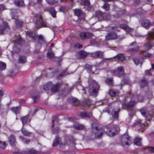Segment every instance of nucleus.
Listing matches in <instances>:
<instances>
[{
  "mask_svg": "<svg viewBox=\"0 0 154 154\" xmlns=\"http://www.w3.org/2000/svg\"><path fill=\"white\" fill-rule=\"evenodd\" d=\"M81 116L82 118H84L85 117L90 118L92 116V114L91 113L82 112L81 113Z\"/></svg>",
  "mask_w": 154,
  "mask_h": 154,
  "instance_id": "b1692460",
  "label": "nucleus"
},
{
  "mask_svg": "<svg viewBox=\"0 0 154 154\" xmlns=\"http://www.w3.org/2000/svg\"><path fill=\"white\" fill-rule=\"evenodd\" d=\"M96 19L97 21L103 20H109L110 19V16L107 14H103L101 12L98 11L96 13L95 16L92 18Z\"/></svg>",
  "mask_w": 154,
  "mask_h": 154,
  "instance_id": "f03ea898",
  "label": "nucleus"
},
{
  "mask_svg": "<svg viewBox=\"0 0 154 154\" xmlns=\"http://www.w3.org/2000/svg\"><path fill=\"white\" fill-rule=\"evenodd\" d=\"M30 94L32 97L34 103L38 101L39 100L38 93L36 90H32L30 91Z\"/></svg>",
  "mask_w": 154,
  "mask_h": 154,
  "instance_id": "1a4fd4ad",
  "label": "nucleus"
},
{
  "mask_svg": "<svg viewBox=\"0 0 154 154\" xmlns=\"http://www.w3.org/2000/svg\"><path fill=\"white\" fill-rule=\"evenodd\" d=\"M148 151L150 152H154V147L149 146L148 148Z\"/></svg>",
  "mask_w": 154,
  "mask_h": 154,
  "instance_id": "13d9d810",
  "label": "nucleus"
},
{
  "mask_svg": "<svg viewBox=\"0 0 154 154\" xmlns=\"http://www.w3.org/2000/svg\"><path fill=\"white\" fill-rule=\"evenodd\" d=\"M91 56L95 58L97 57L102 58L103 57V52L101 51H97L92 53Z\"/></svg>",
  "mask_w": 154,
  "mask_h": 154,
  "instance_id": "6ab92c4d",
  "label": "nucleus"
},
{
  "mask_svg": "<svg viewBox=\"0 0 154 154\" xmlns=\"http://www.w3.org/2000/svg\"><path fill=\"white\" fill-rule=\"evenodd\" d=\"M130 46L131 47L128 49L129 51L130 52H136L138 50L139 47L136 42H132L130 45Z\"/></svg>",
  "mask_w": 154,
  "mask_h": 154,
  "instance_id": "9d476101",
  "label": "nucleus"
},
{
  "mask_svg": "<svg viewBox=\"0 0 154 154\" xmlns=\"http://www.w3.org/2000/svg\"><path fill=\"white\" fill-rule=\"evenodd\" d=\"M70 101L73 103V105H77L79 103V101L75 98L72 97L71 98Z\"/></svg>",
  "mask_w": 154,
  "mask_h": 154,
  "instance_id": "37998d69",
  "label": "nucleus"
},
{
  "mask_svg": "<svg viewBox=\"0 0 154 154\" xmlns=\"http://www.w3.org/2000/svg\"><path fill=\"white\" fill-rule=\"evenodd\" d=\"M113 79L112 78H107L106 80V82L107 84L109 85H111L112 84Z\"/></svg>",
  "mask_w": 154,
  "mask_h": 154,
  "instance_id": "a18cd8bd",
  "label": "nucleus"
},
{
  "mask_svg": "<svg viewBox=\"0 0 154 154\" xmlns=\"http://www.w3.org/2000/svg\"><path fill=\"white\" fill-rule=\"evenodd\" d=\"M152 70V69H150L149 70H147L145 71V72L146 74H149L150 75L151 73V71Z\"/></svg>",
  "mask_w": 154,
  "mask_h": 154,
  "instance_id": "0e129e2a",
  "label": "nucleus"
},
{
  "mask_svg": "<svg viewBox=\"0 0 154 154\" xmlns=\"http://www.w3.org/2000/svg\"><path fill=\"white\" fill-rule=\"evenodd\" d=\"M9 29V28L8 26L7 23L3 22L2 25L0 27V34L4 33L6 31H8Z\"/></svg>",
  "mask_w": 154,
  "mask_h": 154,
  "instance_id": "9b49d317",
  "label": "nucleus"
},
{
  "mask_svg": "<svg viewBox=\"0 0 154 154\" xmlns=\"http://www.w3.org/2000/svg\"><path fill=\"white\" fill-rule=\"evenodd\" d=\"M145 48L147 50H149L151 49L152 46L149 43H147L144 46Z\"/></svg>",
  "mask_w": 154,
  "mask_h": 154,
  "instance_id": "de8ad7c7",
  "label": "nucleus"
},
{
  "mask_svg": "<svg viewBox=\"0 0 154 154\" xmlns=\"http://www.w3.org/2000/svg\"><path fill=\"white\" fill-rule=\"evenodd\" d=\"M115 59H117L120 61H123L125 60V56L122 54H119L116 55L115 57Z\"/></svg>",
  "mask_w": 154,
  "mask_h": 154,
  "instance_id": "5701e85b",
  "label": "nucleus"
},
{
  "mask_svg": "<svg viewBox=\"0 0 154 154\" xmlns=\"http://www.w3.org/2000/svg\"><path fill=\"white\" fill-rule=\"evenodd\" d=\"M82 3L84 5L88 6L90 4V2L88 0H83L82 2Z\"/></svg>",
  "mask_w": 154,
  "mask_h": 154,
  "instance_id": "09e8293b",
  "label": "nucleus"
},
{
  "mask_svg": "<svg viewBox=\"0 0 154 154\" xmlns=\"http://www.w3.org/2000/svg\"><path fill=\"white\" fill-rule=\"evenodd\" d=\"M15 22L16 25L17 27L21 26L23 23V22L20 21L19 20H16Z\"/></svg>",
  "mask_w": 154,
  "mask_h": 154,
  "instance_id": "603ef678",
  "label": "nucleus"
},
{
  "mask_svg": "<svg viewBox=\"0 0 154 154\" xmlns=\"http://www.w3.org/2000/svg\"><path fill=\"white\" fill-rule=\"evenodd\" d=\"M75 47L78 48H80L82 47V45H80L79 44H77L75 45Z\"/></svg>",
  "mask_w": 154,
  "mask_h": 154,
  "instance_id": "774afa93",
  "label": "nucleus"
},
{
  "mask_svg": "<svg viewBox=\"0 0 154 154\" xmlns=\"http://www.w3.org/2000/svg\"><path fill=\"white\" fill-rule=\"evenodd\" d=\"M46 1L49 5L53 4L55 2V0H46Z\"/></svg>",
  "mask_w": 154,
  "mask_h": 154,
  "instance_id": "4d7b16f0",
  "label": "nucleus"
},
{
  "mask_svg": "<svg viewBox=\"0 0 154 154\" xmlns=\"http://www.w3.org/2000/svg\"><path fill=\"white\" fill-rule=\"evenodd\" d=\"M119 26L120 28L125 30L127 32H131L133 30L132 28H130L125 24H120Z\"/></svg>",
  "mask_w": 154,
  "mask_h": 154,
  "instance_id": "aec40b11",
  "label": "nucleus"
},
{
  "mask_svg": "<svg viewBox=\"0 0 154 154\" xmlns=\"http://www.w3.org/2000/svg\"><path fill=\"white\" fill-rule=\"evenodd\" d=\"M50 12L53 17L55 18L56 17V12L54 8H50Z\"/></svg>",
  "mask_w": 154,
  "mask_h": 154,
  "instance_id": "c9c22d12",
  "label": "nucleus"
},
{
  "mask_svg": "<svg viewBox=\"0 0 154 154\" xmlns=\"http://www.w3.org/2000/svg\"><path fill=\"white\" fill-rule=\"evenodd\" d=\"M8 140L10 145L13 146H15L16 143L15 137L13 135L11 134L8 137Z\"/></svg>",
  "mask_w": 154,
  "mask_h": 154,
  "instance_id": "f3484780",
  "label": "nucleus"
},
{
  "mask_svg": "<svg viewBox=\"0 0 154 154\" xmlns=\"http://www.w3.org/2000/svg\"><path fill=\"white\" fill-rule=\"evenodd\" d=\"M75 15L80 17V20H85V14L81 9H75L74 10Z\"/></svg>",
  "mask_w": 154,
  "mask_h": 154,
  "instance_id": "0eeeda50",
  "label": "nucleus"
},
{
  "mask_svg": "<svg viewBox=\"0 0 154 154\" xmlns=\"http://www.w3.org/2000/svg\"><path fill=\"white\" fill-rule=\"evenodd\" d=\"M136 125H139L140 127H142L144 126V123H141V120H136L134 124L133 125V126H135Z\"/></svg>",
  "mask_w": 154,
  "mask_h": 154,
  "instance_id": "c756f323",
  "label": "nucleus"
},
{
  "mask_svg": "<svg viewBox=\"0 0 154 154\" xmlns=\"http://www.w3.org/2000/svg\"><path fill=\"white\" fill-rule=\"evenodd\" d=\"M119 111V109L117 111H116L115 110H112V117L115 119H117L118 118V112Z\"/></svg>",
  "mask_w": 154,
  "mask_h": 154,
  "instance_id": "f704fd0d",
  "label": "nucleus"
},
{
  "mask_svg": "<svg viewBox=\"0 0 154 154\" xmlns=\"http://www.w3.org/2000/svg\"><path fill=\"white\" fill-rule=\"evenodd\" d=\"M58 119H56L55 120H53L52 121V123L53 124L51 126V127H53L54 126V124L55 122H58Z\"/></svg>",
  "mask_w": 154,
  "mask_h": 154,
  "instance_id": "680f3d73",
  "label": "nucleus"
},
{
  "mask_svg": "<svg viewBox=\"0 0 154 154\" xmlns=\"http://www.w3.org/2000/svg\"><path fill=\"white\" fill-rule=\"evenodd\" d=\"M51 82H50L44 85L43 87L44 90L45 91H48L49 90H51Z\"/></svg>",
  "mask_w": 154,
  "mask_h": 154,
  "instance_id": "bb28decb",
  "label": "nucleus"
},
{
  "mask_svg": "<svg viewBox=\"0 0 154 154\" xmlns=\"http://www.w3.org/2000/svg\"><path fill=\"white\" fill-rule=\"evenodd\" d=\"M96 86L95 87H92L90 89L89 91V92L91 95L93 96L96 94L100 88V86L98 85L97 83H95Z\"/></svg>",
  "mask_w": 154,
  "mask_h": 154,
  "instance_id": "4468645a",
  "label": "nucleus"
},
{
  "mask_svg": "<svg viewBox=\"0 0 154 154\" xmlns=\"http://www.w3.org/2000/svg\"><path fill=\"white\" fill-rule=\"evenodd\" d=\"M60 87V85L57 83L55 84H54L51 82V91L54 93L58 91Z\"/></svg>",
  "mask_w": 154,
  "mask_h": 154,
  "instance_id": "2eb2a0df",
  "label": "nucleus"
},
{
  "mask_svg": "<svg viewBox=\"0 0 154 154\" xmlns=\"http://www.w3.org/2000/svg\"><path fill=\"white\" fill-rule=\"evenodd\" d=\"M34 20L35 21V23L36 24L37 26L48 27L46 23L43 21L42 17L40 15H38L35 16Z\"/></svg>",
  "mask_w": 154,
  "mask_h": 154,
  "instance_id": "20e7f679",
  "label": "nucleus"
},
{
  "mask_svg": "<svg viewBox=\"0 0 154 154\" xmlns=\"http://www.w3.org/2000/svg\"><path fill=\"white\" fill-rule=\"evenodd\" d=\"M21 37H19L16 41L17 43L19 45H21Z\"/></svg>",
  "mask_w": 154,
  "mask_h": 154,
  "instance_id": "e2e57ef3",
  "label": "nucleus"
},
{
  "mask_svg": "<svg viewBox=\"0 0 154 154\" xmlns=\"http://www.w3.org/2000/svg\"><path fill=\"white\" fill-rule=\"evenodd\" d=\"M21 131L23 134L25 136L28 137L31 134V132L25 129L22 128Z\"/></svg>",
  "mask_w": 154,
  "mask_h": 154,
  "instance_id": "393cba45",
  "label": "nucleus"
},
{
  "mask_svg": "<svg viewBox=\"0 0 154 154\" xmlns=\"http://www.w3.org/2000/svg\"><path fill=\"white\" fill-rule=\"evenodd\" d=\"M103 8L106 11H108L109 9V5L106 2H105L103 6Z\"/></svg>",
  "mask_w": 154,
  "mask_h": 154,
  "instance_id": "8fccbe9b",
  "label": "nucleus"
},
{
  "mask_svg": "<svg viewBox=\"0 0 154 154\" xmlns=\"http://www.w3.org/2000/svg\"><path fill=\"white\" fill-rule=\"evenodd\" d=\"M11 110L13 112L17 114L19 113L20 110V107L19 106L12 107L11 108Z\"/></svg>",
  "mask_w": 154,
  "mask_h": 154,
  "instance_id": "4be33fe9",
  "label": "nucleus"
},
{
  "mask_svg": "<svg viewBox=\"0 0 154 154\" xmlns=\"http://www.w3.org/2000/svg\"><path fill=\"white\" fill-rule=\"evenodd\" d=\"M134 61L135 64L136 65H137L139 63L140 61L137 58H134Z\"/></svg>",
  "mask_w": 154,
  "mask_h": 154,
  "instance_id": "bf43d9fd",
  "label": "nucleus"
},
{
  "mask_svg": "<svg viewBox=\"0 0 154 154\" xmlns=\"http://www.w3.org/2000/svg\"><path fill=\"white\" fill-rule=\"evenodd\" d=\"M91 43L92 45H95L97 47H98L100 45L99 43H98L94 39L91 40Z\"/></svg>",
  "mask_w": 154,
  "mask_h": 154,
  "instance_id": "3c124183",
  "label": "nucleus"
},
{
  "mask_svg": "<svg viewBox=\"0 0 154 154\" xmlns=\"http://www.w3.org/2000/svg\"><path fill=\"white\" fill-rule=\"evenodd\" d=\"M87 55V53L85 51H79L76 54V56L79 59L83 58Z\"/></svg>",
  "mask_w": 154,
  "mask_h": 154,
  "instance_id": "dca6fc26",
  "label": "nucleus"
},
{
  "mask_svg": "<svg viewBox=\"0 0 154 154\" xmlns=\"http://www.w3.org/2000/svg\"><path fill=\"white\" fill-rule=\"evenodd\" d=\"M85 69L89 73L91 72L92 66L89 64H86L85 66Z\"/></svg>",
  "mask_w": 154,
  "mask_h": 154,
  "instance_id": "4c0bfd02",
  "label": "nucleus"
},
{
  "mask_svg": "<svg viewBox=\"0 0 154 154\" xmlns=\"http://www.w3.org/2000/svg\"><path fill=\"white\" fill-rule=\"evenodd\" d=\"M93 36V35L92 33L88 32H82L80 34V37L82 40L91 39Z\"/></svg>",
  "mask_w": 154,
  "mask_h": 154,
  "instance_id": "423d86ee",
  "label": "nucleus"
},
{
  "mask_svg": "<svg viewBox=\"0 0 154 154\" xmlns=\"http://www.w3.org/2000/svg\"><path fill=\"white\" fill-rule=\"evenodd\" d=\"M127 101V99L125 98L122 103L123 107L125 109L128 108L131 109L136 103V102L134 101H130L129 103Z\"/></svg>",
  "mask_w": 154,
  "mask_h": 154,
  "instance_id": "39448f33",
  "label": "nucleus"
},
{
  "mask_svg": "<svg viewBox=\"0 0 154 154\" xmlns=\"http://www.w3.org/2000/svg\"><path fill=\"white\" fill-rule=\"evenodd\" d=\"M5 8L4 5H0V11H2Z\"/></svg>",
  "mask_w": 154,
  "mask_h": 154,
  "instance_id": "69168bd1",
  "label": "nucleus"
},
{
  "mask_svg": "<svg viewBox=\"0 0 154 154\" xmlns=\"http://www.w3.org/2000/svg\"><path fill=\"white\" fill-rule=\"evenodd\" d=\"M141 138L139 137H136L134 140V143L137 145L140 146L141 145Z\"/></svg>",
  "mask_w": 154,
  "mask_h": 154,
  "instance_id": "cd10ccee",
  "label": "nucleus"
},
{
  "mask_svg": "<svg viewBox=\"0 0 154 154\" xmlns=\"http://www.w3.org/2000/svg\"><path fill=\"white\" fill-rule=\"evenodd\" d=\"M26 61V57L24 56H20L19 59V63H24Z\"/></svg>",
  "mask_w": 154,
  "mask_h": 154,
  "instance_id": "473e14b6",
  "label": "nucleus"
},
{
  "mask_svg": "<svg viewBox=\"0 0 154 154\" xmlns=\"http://www.w3.org/2000/svg\"><path fill=\"white\" fill-rule=\"evenodd\" d=\"M112 72L115 75L119 77H120L124 74V69L122 66L118 68L116 70L112 71Z\"/></svg>",
  "mask_w": 154,
  "mask_h": 154,
  "instance_id": "6e6552de",
  "label": "nucleus"
},
{
  "mask_svg": "<svg viewBox=\"0 0 154 154\" xmlns=\"http://www.w3.org/2000/svg\"><path fill=\"white\" fill-rule=\"evenodd\" d=\"M122 82L124 84H129L130 83V82H129V81L128 80H126V79H124L121 84V89L122 88V87L123 85Z\"/></svg>",
  "mask_w": 154,
  "mask_h": 154,
  "instance_id": "6e6d98bb",
  "label": "nucleus"
},
{
  "mask_svg": "<svg viewBox=\"0 0 154 154\" xmlns=\"http://www.w3.org/2000/svg\"><path fill=\"white\" fill-rule=\"evenodd\" d=\"M28 118L29 116L27 115L21 118V120L23 125L27 123Z\"/></svg>",
  "mask_w": 154,
  "mask_h": 154,
  "instance_id": "e433bc0d",
  "label": "nucleus"
},
{
  "mask_svg": "<svg viewBox=\"0 0 154 154\" xmlns=\"http://www.w3.org/2000/svg\"><path fill=\"white\" fill-rule=\"evenodd\" d=\"M109 94L111 96H117L119 94V92L118 91L113 89L110 90L109 92Z\"/></svg>",
  "mask_w": 154,
  "mask_h": 154,
  "instance_id": "412c9836",
  "label": "nucleus"
},
{
  "mask_svg": "<svg viewBox=\"0 0 154 154\" xmlns=\"http://www.w3.org/2000/svg\"><path fill=\"white\" fill-rule=\"evenodd\" d=\"M73 127L75 129L80 130H82L84 128V126L78 123L74 125Z\"/></svg>",
  "mask_w": 154,
  "mask_h": 154,
  "instance_id": "7c9ffc66",
  "label": "nucleus"
},
{
  "mask_svg": "<svg viewBox=\"0 0 154 154\" xmlns=\"http://www.w3.org/2000/svg\"><path fill=\"white\" fill-rule=\"evenodd\" d=\"M60 141V138L57 136H56L55 139L54 140L52 144L53 147H55L59 144Z\"/></svg>",
  "mask_w": 154,
  "mask_h": 154,
  "instance_id": "a878e982",
  "label": "nucleus"
},
{
  "mask_svg": "<svg viewBox=\"0 0 154 154\" xmlns=\"http://www.w3.org/2000/svg\"><path fill=\"white\" fill-rule=\"evenodd\" d=\"M149 39L154 38V29L149 34Z\"/></svg>",
  "mask_w": 154,
  "mask_h": 154,
  "instance_id": "864d4df0",
  "label": "nucleus"
},
{
  "mask_svg": "<svg viewBox=\"0 0 154 154\" xmlns=\"http://www.w3.org/2000/svg\"><path fill=\"white\" fill-rule=\"evenodd\" d=\"M6 67V64L2 61H0V69L4 70L5 69Z\"/></svg>",
  "mask_w": 154,
  "mask_h": 154,
  "instance_id": "c03bdc74",
  "label": "nucleus"
},
{
  "mask_svg": "<svg viewBox=\"0 0 154 154\" xmlns=\"http://www.w3.org/2000/svg\"><path fill=\"white\" fill-rule=\"evenodd\" d=\"M26 35L32 38L35 39L36 37L35 35L32 32H26Z\"/></svg>",
  "mask_w": 154,
  "mask_h": 154,
  "instance_id": "49530a36",
  "label": "nucleus"
},
{
  "mask_svg": "<svg viewBox=\"0 0 154 154\" xmlns=\"http://www.w3.org/2000/svg\"><path fill=\"white\" fill-rule=\"evenodd\" d=\"M143 100V97L141 96H139L138 97V101H142Z\"/></svg>",
  "mask_w": 154,
  "mask_h": 154,
  "instance_id": "338daca9",
  "label": "nucleus"
},
{
  "mask_svg": "<svg viewBox=\"0 0 154 154\" xmlns=\"http://www.w3.org/2000/svg\"><path fill=\"white\" fill-rule=\"evenodd\" d=\"M93 124L91 126L92 130L93 131L94 130L97 131V132L95 133V136L97 138H100L103 133H106L109 136H113L120 130L119 127L115 125L110 128L107 127L104 128V130L101 129L97 130V127H93Z\"/></svg>",
  "mask_w": 154,
  "mask_h": 154,
  "instance_id": "f257e3e1",
  "label": "nucleus"
},
{
  "mask_svg": "<svg viewBox=\"0 0 154 154\" xmlns=\"http://www.w3.org/2000/svg\"><path fill=\"white\" fill-rule=\"evenodd\" d=\"M140 84L141 87H144L147 85V81L145 79H142L140 80Z\"/></svg>",
  "mask_w": 154,
  "mask_h": 154,
  "instance_id": "c85d7f7f",
  "label": "nucleus"
},
{
  "mask_svg": "<svg viewBox=\"0 0 154 154\" xmlns=\"http://www.w3.org/2000/svg\"><path fill=\"white\" fill-rule=\"evenodd\" d=\"M121 141V144L122 146H129L131 143V138L126 134L122 136Z\"/></svg>",
  "mask_w": 154,
  "mask_h": 154,
  "instance_id": "7ed1b4c3",
  "label": "nucleus"
},
{
  "mask_svg": "<svg viewBox=\"0 0 154 154\" xmlns=\"http://www.w3.org/2000/svg\"><path fill=\"white\" fill-rule=\"evenodd\" d=\"M15 4L18 6H23L24 5L23 1L22 0H15Z\"/></svg>",
  "mask_w": 154,
  "mask_h": 154,
  "instance_id": "72a5a7b5",
  "label": "nucleus"
},
{
  "mask_svg": "<svg viewBox=\"0 0 154 154\" xmlns=\"http://www.w3.org/2000/svg\"><path fill=\"white\" fill-rule=\"evenodd\" d=\"M20 51V49L18 48L17 47L14 46L13 48L12 54H13L14 53H18Z\"/></svg>",
  "mask_w": 154,
  "mask_h": 154,
  "instance_id": "a19ab883",
  "label": "nucleus"
},
{
  "mask_svg": "<svg viewBox=\"0 0 154 154\" xmlns=\"http://www.w3.org/2000/svg\"><path fill=\"white\" fill-rule=\"evenodd\" d=\"M59 10L60 11H62L63 12L65 13L66 11V9L65 7H60L59 8Z\"/></svg>",
  "mask_w": 154,
  "mask_h": 154,
  "instance_id": "052dcab7",
  "label": "nucleus"
},
{
  "mask_svg": "<svg viewBox=\"0 0 154 154\" xmlns=\"http://www.w3.org/2000/svg\"><path fill=\"white\" fill-rule=\"evenodd\" d=\"M19 138L21 141L26 144H28L30 142V140H29L28 139L25 140L23 137L20 136Z\"/></svg>",
  "mask_w": 154,
  "mask_h": 154,
  "instance_id": "ea45409f",
  "label": "nucleus"
},
{
  "mask_svg": "<svg viewBox=\"0 0 154 154\" xmlns=\"http://www.w3.org/2000/svg\"><path fill=\"white\" fill-rule=\"evenodd\" d=\"M47 54L48 57L49 58L53 57L54 56V54L51 49H49L47 53Z\"/></svg>",
  "mask_w": 154,
  "mask_h": 154,
  "instance_id": "79ce46f5",
  "label": "nucleus"
},
{
  "mask_svg": "<svg viewBox=\"0 0 154 154\" xmlns=\"http://www.w3.org/2000/svg\"><path fill=\"white\" fill-rule=\"evenodd\" d=\"M118 36L117 34L113 32L109 33L106 36L105 39L106 40L115 39L117 38Z\"/></svg>",
  "mask_w": 154,
  "mask_h": 154,
  "instance_id": "f8f14e48",
  "label": "nucleus"
},
{
  "mask_svg": "<svg viewBox=\"0 0 154 154\" xmlns=\"http://www.w3.org/2000/svg\"><path fill=\"white\" fill-rule=\"evenodd\" d=\"M141 54H142L145 57H150L152 55V54L147 52L146 51H142L141 52Z\"/></svg>",
  "mask_w": 154,
  "mask_h": 154,
  "instance_id": "58836bf2",
  "label": "nucleus"
},
{
  "mask_svg": "<svg viewBox=\"0 0 154 154\" xmlns=\"http://www.w3.org/2000/svg\"><path fill=\"white\" fill-rule=\"evenodd\" d=\"M140 112L143 116L146 117L147 119H148V121H149L151 119L152 114H149L146 109H142L140 110Z\"/></svg>",
  "mask_w": 154,
  "mask_h": 154,
  "instance_id": "ddd939ff",
  "label": "nucleus"
},
{
  "mask_svg": "<svg viewBox=\"0 0 154 154\" xmlns=\"http://www.w3.org/2000/svg\"><path fill=\"white\" fill-rule=\"evenodd\" d=\"M141 24L144 27L147 28L151 25L150 21L148 20H145L141 22Z\"/></svg>",
  "mask_w": 154,
  "mask_h": 154,
  "instance_id": "a211bd4d",
  "label": "nucleus"
},
{
  "mask_svg": "<svg viewBox=\"0 0 154 154\" xmlns=\"http://www.w3.org/2000/svg\"><path fill=\"white\" fill-rule=\"evenodd\" d=\"M66 143V144L69 145L70 147H74L75 145L74 141L72 138L71 140L69 139L67 140Z\"/></svg>",
  "mask_w": 154,
  "mask_h": 154,
  "instance_id": "2f4dec72",
  "label": "nucleus"
},
{
  "mask_svg": "<svg viewBox=\"0 0 154 154\" xmlns=\"http://www.w3.org/2000/svg\"><path fill=\"white\" fill-rule=\"evenodd\" d=\"M6 147V144L5 142L0 141V148L4 149Z\"/></svg>",
  "mask_w": 154,
  "mask_h": 154,
  "instance_id": "5fc2aeb1",
  "label": "nucleus"
}]
</instances>
